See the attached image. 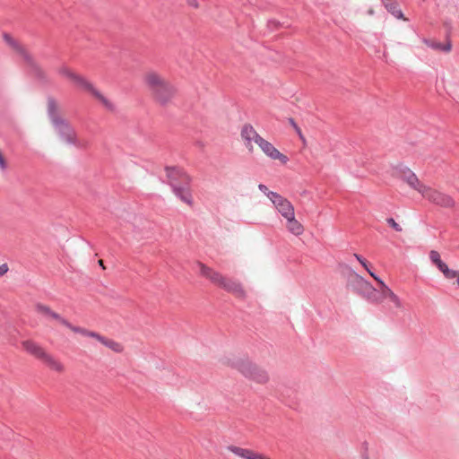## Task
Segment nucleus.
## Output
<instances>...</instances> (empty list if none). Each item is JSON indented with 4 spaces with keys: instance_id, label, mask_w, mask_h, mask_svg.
<instances>
[{
    "instance_id": "obj_16",
    "label": "nucleus",
    "mask_w": 459,
    "mask_h": 459,
    "mask_svg": "<svg viewBox=\"0 0 459 459\" xmlns=\"http://www.w3.org/2000/svg\"><path fill=\"white\" fill-rule=\"evenodd\" d=\"M241 137L244 141L245 146L249 152L254 151V143H258V139H261L257 132L250 125H245L241 130Z\"/></svg>"
},
{
    "instance_id": "obj_6",
    "label": "nucleus",
    "mask_w": 459,
    "mask_h": 459,
    "mask_svg": "<svg viewBox=\"0 0 459 459\" xmlns=\"http://www.w3.org/2000/svg\"><path fill=\"white\" fill-rule=\"evenodd\" d=\"M57 73L61 77L66 79L74 86L90 92L96 100L102 103L104 107L112 109L113 105L111 101L98 91L85 77L65 65L60 66L57 69Z\"/></svg>"
},
{
    "instance_id": "obj_22",
    "label": "nucleus",
    "mask_w": 459,
    "mask_h": 459,
    "mask_svg": "<svg viewBox=\"0 0 459 459\" xmlns=\"http://www.w3.org/2000/svg\"><path fill=\"white\" fill-rule=\"evenodd\" d=\"M430 261L441 271L446 264L441 260L440 255L436 250L429 252Z\"/></svg>"
},
{
    "instance_id": "obj_15",
    "label": "nucleus",
    "mask_w": 459,
    "mask_h": 459,
    "mask_svg": "<svg viewBox=\"0 0 459 459\" xmlns=\"http://www.w3.org/2000/svg\"><path fill=\"white\" fill-rule=\"evenodd\" d=\"M227 450L233 454L234 455L242 459H271L269 456L264 454L235 445L228 446Z\"/></svg>"
},
{
    "instance_id": "obj_1",
    "label": "nucleus",
    "mask_w": 459,
    "mask_h": 459,
    "mask_svg": "<svg viewBox=\"0 0 459 459\" xmlns=\"http://www.w3.org/2000/svg\"><path fill=\"white\" fill-rule=\"evenodd\" d=\"M219 361L222 366L236 369L244 377L256 384L265 385L270 380L267 370L246 356L229 353L223 355Z\"/></svg>"
},
{
    "instance_id": "obj_14",
    "label": "nucleus",
    "mask_w": 459,
    "mask_h": 459,
    "mask_svg": "<svg viewBox=\"0 0 459 459\" xmlns=\"http://www.w3.org/2000/svg\"><path fill=\"white\" fill-rule=\"evenodd\" d=\"M261 151L270 159L273 160L280 161L281 164L285 165L289 161V158L281 153L278 149H276L270 142L264 139H258V143L256 144Z\"/></svg>"
},
{
    "instance_id": "obj_23",
    "label": "nucleus",
    "mask_w": 459,
    "mask_h": 459,
    "mask_svg": "<svg viewBox=\"0 0 459 459\" xmlns=\"http://www.w3.org/2000/svg\"><path fill=\"white\" fill-rule=\"evenodd\" d=\"M442 273L444 274V276L446 278V279H449V280H452V279H455L456 280V284L458 285L459 287V272L458 271H455V270H452V269H449L447 265H446L442 270H441Z\"/></svg>"
},
{
    "instance_id": "obj_5",
    "label": "nucleus",
    "mask_w": 459,
    "mask_h": 459,
    "mask_svg": "<svg viewBox=\"0 0 459 459\" xmlns=\"http://www.w3.org/2000/svg\"><path fill=\"white\" fill-rule=\"evenodd\" d=\"M48 110L55 132L59 135L62 141L77 147L85 146L84 143L77 136L71 124L56 112V106L54 101L48 103Z\"/></svg>"
},
{
    "instance_id": "obj_20",
    "label": "nucleus",
    "mask_w": 459,
    "mask_h": 459,
    "mask_svg": "<svg viewBox=\"0 0 459 459\" xmlns=\"http://www.w3.org/2000/svg\"><path fill=\"white\" fill-rule=\"evenodd\" d=\"M376 288H374L368 281H364L357 287V291L367 300H370Z\"/></svg>"
},
{
    "instance_id": "obj_17",
    "label": "nucleus",
    "mask_w": 459,
    "mask_h": 459,
    "mask_svg": "<svg viewBox=\"0 0 459 459\" xmlns=\"http://www.w3.org/2000/svg\"><path fill=\"white\" fill-rule=\"evenodd\" d=\"M285 228L290 234L299 237L304 233L305 228L303 224L296 219L295 214L285 219Z\"/></svg>"
},
{
    "instance_id": "obj_29",
    "label": "nucleus",
    "mask_w": 459,
    "mask_h": 459,
    "mask_svg": "<svg viewBox=\"0 0 459 459\" xmlns=\"http://www.w3.org/2000/svg\"><path fill=\"white\" fill-rule=\"evenodd\" d=\"M258 188H259L260 191L264 192L266 195L270 192L268 190L267 186L263 185V184L258 185Z\"/></svg>"
},
{
    "instance_id": "obj_26",
    "label": "nucleus",
    "mask_w": 459,
    "mask_h": 459,
    "mask_svg": "<svg viewBox=\"0 0 459 459\" xmlns=\"http://www.w3.org/2000/svg\"><path fill=\"white\" fill-rule=\"evenodd\" d=\"M7 169V160L0 151V169L4 171Z\"/></svg>"
},
{
    "instance_id": "obj_3",
    "label": "nucleus",
    "mask_w": 459,
    "mask_h": 459,
    "mask_svg": "<svg viewBox=\"0 0 459 459\" xmlns=\"http://www.w3.org/2000/svg\"><path fill=\"white\" fill-rule=\"evenodd\" d=\"M200 275L209 280L212 284L232 294L238 299H244L247 297V291L241 282L231 278L224 276L220 272L197 262Z\"/></svg>"
},
{
    "instance_id": "obj_10",
    "label": "nucleus",
    "mask_w": 459,
    "mask_h": 459,
    "mask_svg": "<svg viewBox=\"0 0 459 459\" xmlns=\"http://www.w3.org/2000/svg\"><path fill=\"white\" fill-rule=\"evenodd\" d=\"M36 312L48 319L56 320L61 325L65 326L74 333H79L82 326L73 325L65 317L61 316L58 313L53 311L50 307L44 304H37L35 307Z\"/></svg>"
},
{
    "instance_id": "obj_21",
    "label": "nucleus",
    "mask_w": 459,
    "mask_h": 459,
    "mask_svg": "<svg viewBox=\"0 0 459 459\" xmlns=\"http://www.w3.org/2000/svg\"><path fill=\"white\" fill-rule=\"evenodd\" d=\"M364 281V278L359 275L356 272L350 269L349 270V277L348 282L353 285L356 289L357 287Z\"/></svg>"
},
{
    "instance_id": "obj_8",
    "label": "nucleus",
    "mask_w": 459,
    "mask_h": 459,
    "mask_svg": "<svg viewBox=\"0 0 459 459\" xmlns=\"http://www.w3.org/2000/svg\"><path fill=\"white\" fill-rule=\"evenodd\" d=\"M378 287L376 288L369 302L382 304L385 300H389L397 309H403L402 299L396 295L380 278L375 277Z\"/></svg>"
},
{
    "instance_id": "obj_19",
    "label": "nucleus",
    "mask_w": 459,
    "mask_h": 459,
    "mask_svg": "<svg viewBox=\"0 0 459 459\" xmlns=\"http://www.w3.org/2000/svg\"><path fill=\"white\" fill-rule=\"evenodd\" d=\"M423 43L427 47L431 48L432 49L443 51L446 53L450 52L451 48H452V44H451L450 40H447L446 44H443V43L437 42L434 39H424Z\"/></svg>"
},
{
    "instance_id": "obj_25",
    "label": "nucleus",
    "mask_w": 459,
    "mask_h": 459,
    "mask_svg": "<svg viewBox=\"0 0 459 459\" xmlns=\"http://www.w3.org/2000/svg\"><path fill=\"white\" fill-rule=\"evenodd\" d=\"M386 222L397 232H401L403 230V228L393 219L388 218L386 220Z\"/></svg>"
},
{
    "instance_id": "obj_4",
    "label": "nucleus",
    "mask_w": 459,
    "mask_h": 459,
    "mask_svg": "<svg viewBox=\"0 0 459 459\" xmlns=\"http://www.w3.org/2000/svg\"><path fill=\"white\" fill-rule=\"evenodd\" d=\"M167 174L173 193L186 204L192 207L194 198L190 189V177L179 168H168Z\"/></svg>"
},
{
    "instance_id": "obj_31",
    "label": "nucleus",
    "mask_w": 459,
    "mask_h": 459,
    "mask_svg": "<svg viewBox=\"0 0 459 459\" xmlns=\"http://www.w3.org/2000/svg\"><path fill=\"white\" fill-rule=\"evenodd\" d=\"M368 271V273L370 274L371 277H373L375 279V277H377L372 270H370L368 267V269H366Z\"/></svg>"
},
{
    "instance_id": "obj_28",
    "label": "nucleus",
    "mask_w": 459,
    "mask_h": 459,
    "mask_svg": "<svg viewBox=\"0 0 459 459\" xmlns=\"http://www.w3.org/2000/svg\"><path fill=\"white\" fill-rule=\"evenodd\" d=\"M9 270L7 264H3L0 265V276L4 275Z\"/></svg>"
},
{
    "instance_id": "obj_13",
    "label": "nucleus",
    "mask_w": 459,
    "mask_h": 459,
    "mask_svg": "<svg viewBox=\"0 0 459 459\" xmlns=\"http://www.w3.org/2000/svg\"><path fill=\"white\" fill-rule=\"evenodd\" d=\"M396 175L404 181L409 186L417 192H420L424 184L420 181L418 177L408 168L404 166H397L395 168Z\"/></svg>"
},
{
    "instance_id": "obj_27",
    "label": "nucleus",
    "mask_w": 459,
    "mask_h": 459,
    "mask_svg": "<svg viewBox=\"0 0 459 459\" xmlns=\"http://www.w3.org/2000/svg\"><path fill=\"white\" fill-rule=\"evenodd\" d=\"M354 256L365 269H368V263L366 259H364L361 255L358 254H354Z\"/></svg>"
},
{
    "instance_id": "obj_12",
    "label": "nucleus",
    "mask_w": 459,
    "mask_h": 459,
    "mask_svg": "<svg viewBox=\"0 0 459 459\" xmlns=\"http://www.w3.org/2000/svg\"><path fill=\"white\" fill-rule=\"evenodd\" d=\"M268 198L274 205L278 212L284 218L287 219L290 216L295 214V208L293 204L285 197L281 196L276 192H269L267 194Z\"/></svg>"
},
{
    "instance_id": "obj_9",
    "label": "nucleus",
    "mask_w": 459,
    "mask_h": 459,
    "mask_svg": "<svg viewBox=\"0 0 459 459\" xmlns=\"http://www.w3.org/2000/svg\"><path fill=\"white\" fill-rule=\"evenodd\" d=\"M420 194L423 198L435 205L443 208H454L455 206V201L451 195L431 186L424 185Z\"/></svg>"
},
{
    "instance_id": "obj_2",
    "label": "nucleus",
    "mask_w": 459,
    "mask_h": 459,
    "mask_svg": "<svg viewBox=\"0 0 459 459\" xmlns=\"http://www.w3.org/2000/svg\"><path fill=\"white\" fill-rule=\"evenodd\" d=\"M143 82L153 100L160 104L169 102L177 93L174 85L161 74L154 70L145 72Z\"/></svg>"
},
{
    "instance_id": "obj_11",
    "label": "nucleus",
    "mask_w": 459,
    "mask_h": 459,
    "mask_svg": "<svg viewBox=\"0 0 459 459\" xmlns=\"http://www.w3.org/2000/svg\"><path fill=\"white\" fill-rule=\"evenodd\" d=\"M83 337L92 338L100 342L105 347L108 348L112 351L116 353H122L125 350L124 345L121 342H118L113 339L108 338L104 335L100 334L95 331L89 330L87 328L82 327L79 333Z\"/></svg>"
},
{
    "instance_id": "obj_18",
    "label": "nucleus",
    "mask_w": 459,
    "mask_h": 459,
    "mask_svg": "<svg viewBox=\"0 0 459 459\" xmlns=\"http://www.w3.org/2000/svg\"><path fill=\"white\" fill-rule=\"evenodd\" d=\"M385 9L395 18L406 21L407 19L403 16L402 10L399 8V4L396 0H382Z\"/></svg>"
},
{
    "instance_id": "obj_30",
    "label": "nucleus",
    "mask_w": 459,
    "mask_h": 459,
    "mask_svg": "<svg viewBox=\"0 0 459 459\" xmlns=\"http://www.w3.org/2000/svg\"><path fill=\"white\" fill-rule=\"evenodd\" d=\"M368 271V273L370 274L371 277H373L375 279V277H377L372 270H370L368 267V269H366Z\"/></svg>"
},
{
    "instance_id": "obj_7",
    "label": "nucleus",
    "mask_w": 459,
    "mask_h": 459,
    "mask_svg": "<svg viewBox=\"0 0 459 459\" xmlns=\"http://www.w3.org/2000/svg\"><path fill=\"white\" fill-rule=\"evenodd\" d=\"M22 349L30 355L40 359L50 370L62 374L65 370V365L56 358L46 351L39 343L32 340L22 342Z\"/></svg>"
},
{
    "instance_id": "obj_24",
    "label": "nucleus",
    "mask_w": 459,
    "mask_h": 459,
    "mask_svg": "<svg viewBox=\"0 0 459 459\" xmlns=\"http://www.w3.org/2000/svg\"><path fill=\"white\" fill-rule=\"evenodd\" d=\"M13 46L17 53L21 55V56H22L25 60H30V55L24 47L15 42L13 44Z\"/></svg>"
},
{
    "instance_id": "obj_32",
    "label": "nucleus",
    "mask_w": 459,
    "mask_h": 459,
    "mask_svg": "<svg viewBox=\"0 0 459 459\" xmlns=\"http://www.w3.org/2000/svg\"><path fill=\"white\" fill-rule=\"evenodd\" d=\"M99 264L103 268L105 269V265H104V263H103V260H99Z\"/></svg>"
}]
</instances>
